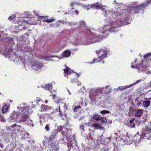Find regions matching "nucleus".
<instances>
[{
  "mask_svg": "<svg viewBox=\"0 0 151 151\" xmlns=\"http://www.w3.org/2000/svg\"><path fill=\"white\" fill-rule=\"evenodd\" d=\"M116 4L118 6L119 5H121L122 4H119V3H116Z\"/></svg>",
  "mask_w": 151,
  "mask_h": 151,
  "instance_id": "nucleus-56",
  "label": "nucleus"
},
{
  "mask_svg": "<svg viewBox=\"0 0 151 151\" xmlns=\"http://www.w3.org/2000/svg\"><path fill=\"white\" fill-rule=\"evenodd\" d=\"M132 86V85H129L128 86H119L117 89H119L122 91L127 88L130 87Z\"/></svg>",
  "mask_w": 151,
  "mask_h": 151,
  "instance_id": "nucleus-20",
  "label": "nucleus"
},
{
  "mask_svg": "<svg viewBox=\"0 0 151 151\" xmlns=\"http://www.w3.org/2000/svg\"><path fill=\"white\" fill-rule=\"evenodd\" d=\"M74 73L76 74V76H77L78 78L79 77V75L78 74L75 73L73 70H71L70 68H68L67 67V75L68 74H70L71 73Z\"/></svg>",
  "mask_w": 151,
  "mask_h": 151,
  "instance_id": "nucleus-17",
  "label": "nucleus"
},
{
  "mask_svg": "<svg viewBox=\"0 0 151 151\" xmlns=\"http://www.w3.org/2000/svg\"><path fill=\"white\" fill-rule=\"evenodd\" d=\"M92 126L95 129H102L104 128L103 127L101 126L100 125H99V124L98 123H95V124H92Z\"/></svg>",
  "mask_w": 151,
  "mask_h": 151,
  "instance_id": "nucleus-18",
  "label": "nucleus"
},
{
  "mask_svg": "<svg viewBox=\"0 0 151 151\" xmlns=\"http://www.w3.org/2000/svg\"><path fill=\"white\" fill-rule=\"evenodd\" d=\"M62 101L60 99H58V100L57 98H56L55 100V101L57 103H59L60 102V101Z\"/></svg>",
  "mask_w": 151,
  "mask_h": 151,
  "instance_id": "nucleus-40",
  "label": "nucleus"
},
{
  "mask_svg": "<svg viewBox=\"0 0 151 151\" xmlns=\"http://www.w3.org/2000/svg\"><path fill=\"white\" fill-rule=\"evenodd\" d=\"M62 55L63 57H66V50L64 51V52L62 53Z\"/></svg>",
  "mask_w": 151,
  "mask_h": 151,
  "instance_id": "nucleus-37",
  "label": "nucleus"
},
{
  "mask_svg": "<svg viewBox=\"0 0 151 151\" xmlns=\"http://www.w3.org/2000/svg\"><path fill=\"white\" fill-rule=\"evenodd\" d=\"M80 129H81L83 130L84 129V125H82L80 127Z\"/></svg>",
  "mask_w": 151,
  "mask_h": 151,
  "instance_id": "nucleus-47",
  "label": "nucleus"
},
{
  "mask_svg": "<svg viewBox=\"0 0 151 151\" xmlns=\"http://www.w3.org/2000/svg\"><path fill=\"white\" fill-rule=\"evenodd\" d=\"M115 147H117V144H116V143H113Z\"/></svg>",
  "mask_w": 151,
  "mask_h": 151,
  "instance_id": "nucleus-53",
  "label": "nucleus"
},
{
  "mask_svg": "<svg viewBox=\"0 0 151 151\" xmlns=\"http://www.w3.org/2000/svg\"><path fill=\"white\" fill-rule=\"evenodd\" d=\"M136 122V120L134 118H133L130 122L127 124L128 127H134L135 126V124Z\"/></svg>",
  "mask_w": 151,
  "mask_h": 151,
  "instance_id": "nucleus-14",
  "label": "nucleus"
},
{
  "mask_svg": "<svg viewBox=\"0 0 151 151\" xmlns=\"http://www.w3.org/2000/svg\"><path fill=\"white\" fill-rule=\"evenodd\" d=\"M50 57V56L47 57V56H46L43 58V59L45 60L46 61H48L49 60V58Z\"/></svg>",
  "mask_w": 151,
  "mask_h": 151,
  "instance_id": "nucleus-41",
  "label": "nucleus"
},
{
  "mask_svg": "<svg viewBox=\"0 0 151 151\" xmlns=\"http://www.w3.org/2000/svg\"><path fill=\"white\" fill-rule=\"evenodd\" d=\"M105 13L104 15L105 16H108L109 17H111V16H112L113 17H114V15H115V16H119L121 14H119L117 12L116 13H114L113 11H110L109 10L105 12ZM119 13H120V12H119Z\"/></svg>",
  "mask_w": 151,
  "mask_h": 151,
  "instance_id": "nucleus-11",
  "label": "nucleus"
},
{
  "mask_svg": "<svg viewBox=\"0 0 151 151\" xmlns=\"http://www.w3.org/2000/svg\"><path fill=\"white\" fill-rule=\"evenodd\" d=\"M42 66V65L41 63L36 61L34 63V64L32 65V68L37 71L39 70Z\"/></svg>",
  "mask_w": 151,
  "mask_h": 151,
  "instance_id": "nucleus-12",
  "label": "nucleus"
},
{
  "mask_svg": "<svg viewBox=\"0 0 151 151\" xmlns=\"http://www.w3.org/2000/svg\"><path fill=\"white\" fill-rule=\"evenodd\" d=\"M16 124H14L13 125V126H11V127H14L15 126H16Z\"/></svg>",
  "mask_w": 151,
  "mask_h": 151,
  "instance_id": "nucleus-59",
  "label": "nucleus"
},
{
  "mask_svg": "<svg viewBox=\"0 0 151 151\" xmlns=\"http://www.w3.org/2000/svg\"><path fill=\"white\" fill-rule=\"evenodd\" d=\"M78 11L77 10L74 11V12H73V13L76 14H78Z\"/></svg>",
  "mask_w": 151,
  "mask_h": 151,
  "instance_id": "nucleus-46",
  "label": "nucleus"
},
{
  "mask_svg": "<svg viewBox=\"0 0 151 151\" xmlns=\"http://www.w3.org/2000/svg\"><path fill=\"white\" fill-rule=\"evenodd\" d=\"M41 110L42 111H46L51 109V107L46 105L42 104L41 107Z\"/></svg>",
  "mask_w": 151,
  "mask_h": 151,
  "instance_id": "nucleus-15",
  "label": "nucleus"
},
{
  "mask_svg": "<svg viewBox=\"0 0 151 151\" xmlns=\"http://www.w3.org/2000/svg\"><path fill=\"white\" fill-rule=\"evenodd\" d=\"M72 145V143L71 142H70V143L68 145V147H69L71 146Z\"/></svg>",
  "mask_w": 151,
  "mask_h": 151,
  "instance_id": "nucleus-48",
  "label": "nucleus"
},
{
  "mask_svg": "<svg viewBox=\"0 0 151 151\" xmlns=\"http://www.w3.org/2000/svg\"><path fill=\"white\" fill-rule=\"evenodd\" d=\"M81 22L82 23V24H81V25L83 27H85V22L84 21H81Z\"/></svg>",
  "mask_w": 151,
  "mask_h": 151,
  "instance_id": "nucleus-45",
  "label": "nucleus"
},
{
  "mask_svg": "<svg viewBox=\"0 0 151 151\" xmlns=\"http://www.w3.org/2000/svg\"><path fill=\"white\" fill-rule=\"evenodd\" d=\"M4 55L5 57L8 58H9L10 57H11V55L10 52V53H5Z\"/></svg>",
  "mask_w": 151,
  "mask_h": 151,
  "instance_id": "nucleus-32",
  "label": "nucleus"
},
{
  "mask_svg": "<svg viewBox=\"0 0 151 151\" xmlns=\"http://www.w3.org/2000/svg\"><path fill=\"white\" fill-rule=\"evenodd\" d=\"M104 88H98L97 89H93V92H91L90 94V97L91 99H96L99 96V94L103 93Z\"/></svg>",
  "mask_w": 151,
  "mask_h": 151,
  "instance_id": "nucleus-9",
  "label": "nucleus"
},
{
  "mask_svg": "<svg viewBox=\"0 0 151 151\" xmlns=\"http://www.w3.org/2000/svg\"><path fill=\"white\" fill-rule=\"evenodd\" d=\"M151 125V122L150 123ZM139 139L141 138L149 139L151 138V126L150 127H146L142 129V134L139 136Z\"/></svg>",
  "mask_w": 151,
  "mask_h": 151,
  "instance_id": "nucleus-7",
  "label": "nucleus"
},
{
  "mask_svg": "<svg viewBox=\"0 0 151 151\" xmlns=\"http://www.w3.org/2000/svg\"><path fill=\"white\" fill-rule=\"evenodd\" d=\"M68 92H69V94L70 95V91L68 90Z\"/></svg>",
  "mask_w": 151,
  "mask_h": 151,
  "instance_id": "nucleus-60",
  "label": "nucleus"
},
{
  "mask_svg": "<svg viewBox=\"0 0 151 151\" xmlns=\"http://www.w3.org/2000/svg\"><path fill=\"white\" fill-rule=\"evenodd\" d=\"M38 116L40 118V123L41 124H42V120L41 119H44V118H45V117L43 115H40L39 114H38Z\"/></svg>",
  "mask_w": 151,
  "mask_h": 151,
  "instance_id": "nucleus-25",
  "label": "nucleus"
},
{
  "mask_svg": "<svg viewBox=\"0 0 151 151\" xmlns=\"http://www.w3.org/2000/svg\"><path fill=\"white\" fill-rule=\"evenodd\" d=\"M80 108V106H77L75 107L74 109V111H77V110L78 109Z\"/></svg>",
  "mask_w": 151,
  "mask_h": 151,
  "instance_id": "nucleus-42",
  "label": "nucleus"
},
{
  "mask_svg": "<svg viewBox=\"0 0 151 151\" xmlns=\"http://www.w3.org/2000/svg\"><path fill=\"white\" fill-rule=\"evenodd\" d=\"M110 113V112L109 111L106 110H103V111H101L100 113L101 114H109Z\"/></svg>",
  "mask_w": 151,
  "mask_h": 151,
  "instance_id": "nucleus-31",
  "label": "nucleus"
},
{
  "mask_svg": "<svg viewBox=\"0 0 151 151\" xmlns=\"http://www.w3.org/2000/svg\"><path fill=\"white\" fill-rule=\"evenodd\" d=\"M62 134H63V135H64V134H64V132H62Z\"/></svg>",
  "mask_w": 151,
  "mask_h": 151,
  "instance_id": "nucleus-61",
  "label": "nucleus"
},
{
  "mask_svg": "<svg viewBox=\"0 0 151 151\" xmlns=\"http://www.w3.org/2000/svg\"><path fill=\"white\" fill-rule=\"evenodd\" d=\"M45 104H47L48 103V101L47 100H46L45 101Z\"/></svg>",
  "mask_w": 151,
  "mask_h": 151,
  "instance_id": "nucleus-55",
  "label": "nucleus"
},
{
  "mask_svg": "<svg viewBox=\"0 0 151 151\" xmlns=\"http://www.w3.org/2000/svg\"><path fill=\"white\" fill-rule=\"evenodd\" d=\"M151 102L150 101H145L143 102V105L145 108H147L150 106Z\"/></svg>",
  "mask_w": 151,
  "mask_h": 151,
  "instance_id": "nucleus-19",
  "label": "nucleus"
},
{
  "mask_svg": "<svg viewBox=\"0 0 151 151\" xmlns=\"http://www.w3.org/2000/svg\"><path fill=\"white\" fill-rule=\"evenodd\" d=\"M26 123L27 125L29 126H33V121L30 119H27V121L26 122Z\"/></svg>",
  "mask_w": 151,
  "mask_h": 151,
  "instance_id": "nucleus-22",
  "label": "nucleus"
},
{
  "mask_svg": "<svg viewBox=\"0 0 151 151\" xmlns=\"http://www.w3.org/2000/svg\"><path fill=\"white\" fill-rule=\"evenodd\" d=\"M111 139V138L110 137H109V138H107H107H106V139Z\"/></svg>",
  "mask_w": 151,
  "mask_h": 151,
  "instance_id": "nucleus-58",
  "label": "nucleus"
},
{
  "mask_svg": "<svg viewBox=\"0 0 151 151\" xmlns=\"http://www.w3.org/2000/svg\"><path fill=\"white\" fill-rule=\"evenodd\" d=\"M100 121L103 123H106L107 122V119L104 117H101L99 119Z\"/></svg>",
  "mask_w": 151,
  "mask_h": 151,
  "instance_id": "nucleus-21",
  "label": "nucleus"
},
{
  "mask_svg": "<svg viewBox=\"0 0 151 151\" xmlns=\"http://www.w3.org/2000/svg\"><path fill=\"white\" fill-rule=\"evenodd\" d=\"M146 6V4H139L136 3L133 4V5L128 9V11L131 13H139L141 10Z\"/></svg>",
  "mask_w": 151,
  "mask_h": 151,
  "instance_id": "nucleus-6",
  "label": "nucleus"
},
{
  "mask_svg": "<svg viewBox=\"0 0 151 151\" xmlns=\"http://www.w3.org/2000/svg\"><path fill=\"white\" fill-rule=\"evenodd\" d=\"M83 7L85 9L88 10L91 8H93L96 9H100L102 10H104L106 6L103 5L102 4L99 3H96L95 4H91V5H83Z\"/></svg>",
  "mask_w": 151,
  "mask_h": 151,
  "instance_id": "nucleus-8",
  "label": "nucleus"
},
{
  "mask_svg": "<svg viewBox=\"0 0 151 151\" xmlns=\"http://www.w3.org/2000/svg\"><path fill=\"white\" fill-rule=\"evenodd\" d=\"M54 21V19H49L47 20H46L45 22H51Z\"/></svg>",
  "mask_w": 151,
  "mask_h": 151,
  "instance_id": "nucleus-35",
  "label": "nucleus"
},
{
  "mask_svg": "<svg viewBox=\"0 0 151 151\" xmlns=\"http://www.w3.org/2000/svg\"><path fill=\"white\" fill-rule=\"evenodd\" d=\"M51 84H52V83H51V85L50 86L49 84H48L47 85H46L45 86V89L49 91L50 90V88L52 87Z\"/></svg>",
  "mask_w": 151,
  "mask_h": 151,
  "instance_id": "nucleus-26",
  "label": "nucleus"
},
{
  "mask_svg": "<svg viewBox=\"0 0 151 151\" xmlns=\"http://www.w3.org/2000/svg\"><path fill=\"white\" fill-rule=\"evenodd\" d=\"M29 142H31L32 143H33V144H34L35 142L32 140H29Z\"/></svg>",
  "mask_w": 151,
  "mask_h": 151,
  "instance_id": "nucleus-49",
  "label": "nucleus"
},
{
  "mask_svg": "<svg viewBox=\"0 0 151 151\" xmlns=\"http://www.w3.org/2000/svg\"><path fill=\"white\" fill-rule=\"evenodd\" d=\"M126 11V10H123L122 9H120V8H119V9H117V12L119 14V12H120V14H122V13L123 11H124V12H125V11Z\"/></svg>",
  "mask_w": 151,
  "mask_h": 151,
  "instance_id": "nucleus-28",
  "label": "nucleus"
},
{
  "mask_svg": "<svg viewBox=\"0 0 151 151\" xmlns=\"http://www.w3.org/2000/svg\"><path fill=\"white\" fill-rule=\"evenodd\" d=\"M77 4V3L75 2H72L71 3L70 5L71 6H73Z\"/></svg>",
  "mask_w": 151,
  "mask_h": 151,
  "instance_id": "nucleus-43",
  "label": "nucleus"
},
{
  "mask_svg": "<svg viewBox=\"0 0 151 151\" xmlns=\"http://www.w3.org/2000/svg\"><path fill=\"white\" fill-rule=\"evenodd\" d=\"M60 22L59 21L57 22L56 23V24L58 26L60 24H59V23Z\"/></svg>",
  "mask_w": 151,
  "mask_h": 151,
  "instance_id": "nucleus-52",
  "label": "nucleus"
},
{
  "mask_svg": "<svg viewBox=\"0 0 151 151\" xmlns=\"http://www.w3.org/2000/svg\"><path fill=\"white\" fill-rule=\"evenodd\" d=\"M101 40V38L95 35H89L86 38V40L82 43V44L87 45L92 43H96Z\"/></svg>",
  "mask_w": 151,
  "mask_h": 151,
  "instance_id": "nucleus-5",
  "label": "nucleus"
},
{
  "mask_svg": "<svg viewBox=\"0 0 151 151\" xmlns=\"http://www.w3.org/2000/svg\"><path fill=\"white\" fill-rule=\"evenodd\" d=\"M93 63L95 62H99V61H97V60H96L94 58L93 60Z\"/></svg>",
  "mask_w": 151,
  "mask_h": 151,
  "instance_id": "nucleus-50",
  "label": "nucleus"
},
{
  "mask_svg": "<svg viewBox=\"0 0 151 151\" xmlns=\"http://www.w3.org/2000/svg\"><path fill=\"white\" fill-rule=\"evenodd\" d=\"M151 55V53H149L145 55L144 56L145 60H143L142 61V63L139 65H134V63H132V65L131 66L132 68L136 67L137 68V69L139 70V72H141L142 70H144L148 66L149 63L150 62L149 60L147 62H146L145 61L147 59H149Z\"/></svg>",
  "mask_w": 151,
  "mask_h": 151,
  "instance_id": "nucleus-4",
  "label": "nucleus"
},
{
  "mask_svg": "<svg viewBox=\"0 0 151 151\" xmlns=\"http://www.w3.org/2000/svg\"><path fill=\"white\" fill-rule=\"evenodd\" d=\"M143 111L142 109H138L135 114V116L136 117H140L143 114Z\"/></svg>",
  "mask_w": 151,
  "mask_h": 151,
  "instance_id": "nucleus-16",
  "label": "nucleus"
},
{
  "mask_svg": "<svg viewBox=\"0 0 151 151\" xmlns=\"http://www.w3.org/2000/svg\"><path fill=\"white\" fill-rule=\"evenodd\" d=\"M8 109V106L7 105H5L3 106L2 111L3 113H4L6 112Z\"/></svg>",
  "mask_w": 151,
  "mask_h": 151,
  "instance_id": "nucleus-23",
  "label": "nucleus"
},
{
  "mask_svg": "<svg viewBox=\"0 0 151 151\" xmlns=\"http://www.w3.org/2000/svg\"><path fill=\"white\" fill-rule=\"evenodd\" d=\"M59 132V130L57 129H55L53 131L52 134L53 135L54 137H56L57 134Z\"/></svg>",
  "mask_w": 151,
  "mask_h": 151,
  "instance_id": "nucleus-27",
  "label": "nucleus"
},
{
  "mask_svg": "<svg viewBox=\"0 0 151 151\" xmlns=\"http://www.w3.org/2000/svg\"><path fill=\"white\" fill-rule=\"evenodd\" d=\"M124 142L127 144H129L132 143L134 141L137 143H139L140 141L139 139V135L137 132L136 134L135 135L134 137L131 135H121L120 137Z\"/></svg>",
  "mask_w": 151,
  "mask_h": 151,
  "instance_id": "nucleus-2",
  "label": "nucleus"
},
{
  "mask_svg": "<svg viewBox=\"0 0 151 151\" xmlns=\"http://www.w3.org/2000/svg\"><path fill=\"white\" fill-rule=\"evenodd\" d=\"M63 70L64 71L65 74V75L66 74V68L64 69Z\"/></svg>",
  "mask_w": 151,
  "mask_h": 151,
  "instance_id": "nucleus-54",
  "label": "nucleus"
},
{
  "mask_svg": "<svg viewBox=\"0 0 151 151\" xmlns=\"http://www.w3.org/2000/svg\"><path fill=\"white\" fill-rule=\"evenodd\" d=\"M19 113L18 112V114L17 113L12 114L10 116V120L12 121L13 120L18 122L19 115Z\"/></svg>",
  "mask_w": 151,
  "mask_h": 151,
  "instance_id": "nucleus-13",
  "label": "nucleus"
},
{
  "mask_svg": "<svg viewBox=\"0 0 151 151\" xmlns=\"http://www.w3.org/2000/svg\"><path fill=\"white\" fill-rule=\"evenodd\" d=\"M93 138L90 135L88 138V140L89 141H91V142H92L93 141Z\"/></svg>",
  "mask_w": 151,
  "mask_h": 151,
  "instance_id": "nucleus-38",
  "label": "nucleus"
},
{
  "mask_svg": "<svg viewBox=\"0 0 151 151\" xmlns=\"http://www.w3.org/2000/svg\"><path fill=\"white\" fill-rule=\"evenodd\" d=\"M71 54V52L69 50H67V57H69Z\"/></svg>",
  "mask_w": 151,
  "mask_h": 151,
  "instance_id": "nucleus-34",
  "label": "nucleus"
},
{
  "mask_svg": "<svg viewBox=\"0 0 151 151\" xmlns=\"http://www.w3.org/2000/svg\"><path fill=\"white\" fill-rule=\"evenodd\" d=\"M150 2L149 1V3H151V0H150Z\"/></svg>",
  "mask_w": 151,
  "mask_h": 151,
  "instance_id": "nucleus-63",
  "label": "nucleus"
},
{
  "mask_svg": "<svg viewBox=\"0 0 151 151\" xmlns=\"http://www.w3.org/2000/svg\"><path fill=\"white\" fill-rule=\"evenodd\" d=\"M55 137H54L53 135H52L51 134V135L49 137V139L50 140H51V139H52L53 138H54Z\"/></svg>",
  "mask_w": 151,
  "mask_h": 151,
  "instance_id": "nucleus-44",
  "label": "nucleus"
},
{
  "mask_svg": "<svg viewBox=\"0 0 151 151\" xmlns=\"http://www.w3.org/2000/svg\"><path fill=\"white\" fill-rule=\"evenodd\" d=\"M108 53V51H105L103 49H100L96 52V53L98 54L99 55L98 58L101 60L106 58L107 56V54Z\"/></svg>",
  "mask_w": 151,
  "mask_h": 151,
  "instance_id": "nucleus-10",
  "label": "nucleus"
},
{
  "mask_svg": "<svg viewBox=\"0 0 151 151\" xmlns=\"http://www.w3.org/2000/svg\"><path fill=\"white\" fill-rule=\"evenodd\" d=\"M29 107L26 106L24 108H21V112L19 115V119L18 122H24L27 119L28 117L29 114L32 113V110Z\"/></svg>",
  "mask_w": 151,
  "mask_h": 151,
  "instance_id": "nucleus-3",
  "label": "nucleus"
},
{
  "mask_svg": "<svg viewBox=\"0 0 151 151\" xmlns=\"http://www.w3.org/2000/svg\"><path fill=\"white\" fill-rule=\"evenodd\" d=\"M15 17V16L13 14H12L8 18V19L9 20H11L12 19H13Z\"/></svg>",
  "mask_w": 151,
  "mask_h": 151,
  "instance_id": "nucleus-33",
  "label": "nucleus"
},
{
  "mask_svg": "<svg viewBox=\"0 0 151 151\" xmlns=\"http://www.w3.org/2000/svg\"><path fill=\"white\" fill-rule=\"evenodd\" d=\"M142 81V80L140 79L139 80H137L134 83V84H131V85H132L133 86V85H135L138 83H139V82Z\"/></svg>",
  "mask_w": 151,
  "mask_h": 151,
  "instance_id": "nucleus-39",
  "label": "nucleus"
},
{
  "mask_svg": "<svg viewBox=\"0 0 151 151\" xmlns=\"http://www.w3.org/2000/svg\"><path fill=\"white\" fill-rule=\"evenodd\" d=\"M150 99V100H151V97H150V98H149V99Z\"/></svg>",
  "mask_w": 151,
  "mask_h": 151,
  "instance_id": "nucleus-62",
  "label": "nucleus"
},
{
  "mask_svg": "<svg viewBox=\"0 0 151 151\" xmlns=\"http://www.w3.org/2000/svg\"><path fill=\"white\" fill-rule=\"evenodd\" d=\"M50 124H47L45 127V129L47 131H49L50 130Z\"/></svg>",
  "mask_w": 151,
  "mask_h": 151,
  "instance_id": "nucleus-29",
  "label": "nucleus"
},
{
  "mask_svg": "<svg viewBox=\"0 0 151 151\" xmlns=\"http://www.w3.org/2000/svg\"><path fill=\"white\" fill-rule=\"evenodd\" d=\"M100 116L98 114H94L92 116L93 118L96 120L97 121L99 119Z\"/></svg>",
  "mask_w": 151,
  "mask_h": 151,
  "instance_id": "nucleus-24",
  "label": "nucleus"
},
{
  "mask_svg": "<svg viewBox=\"0 0 151 151\" xmlns=\"http://www.w3.org/2000/svg\"><path fill=\"white\" fill-rule=\"evenodd\" d=\"M119 20H117V21H113L112 20H107L106 21V24L105 26L99 27V32L104 34L107 31L111 32H115L116 30L114 28L120 27L122 25V22H119Z\"/></svg>",
  "mask_w": 151,
  "mask_h": 151,
  "instance_id": "nucleus-1",
  "label": "nucleus"
},
{
  "mask_svg": "<svg viewBox=\"0 0 151 151\" xmlns=\"http://www.w3.org/2000/svg\"><path fill=\"white\" fill-rule=\"evenodd\" d=\"M59 112H60V113L59 114V116H60V117L62 116L63 115H62V114L60 113V107H59Z\"/></svg>",
  "mask_w": 151,
  "mask_h": 151,
  "instance_id": "nucleus-51",
  "label": "nucleus"
},
{
  "mask_svg": "<svg viewBox=\"0 0 151 151\" xmlns=\"http://www.w3.org/2000/svg\"><path fill=\"white\" fill-rule=\"evenodd\" d=\"M68 24H69L70 25H72V24H73V23H70V22H69L68 23Z\"/></svg>",
  "mask_w": 151,
  "mask_h": 151,
  "instance_id": "nucleus-57",
  "label": "nucleus"
},
{
  "mask_svg": "<svg viewBox=\"0 0 151 151\" xmlns=\"http://www.w3.org/2000/svg\"><path fill=\"white\" fill-rule=\"evenodd\" d=\"M52 93V94L51 95L52 97V99H54L56 95V92L55 90H53L52 91H51Z\"/></svg>",
  "mask_w": 151,
  "mask_h": 151,
  "instance_id": "nucleus-30",
  "label": "nucleus"
},
{
  "mask_svg": "<svg viewBox=\"0 0 151 151\" xmlns=\"http://www.w3.org/2000/svg\"><path fill=\"white\" fill-rule=\"evenodd\" d=\"M17 109H19V107L18 106V107H17Z\"/></svg>",
  "mask_w": 151,
  "mask_h": 151,
  "instance_id": "nucleus-64",
  "label": "nucleus"
},
{
  "mask_svg": "<svg viewBox=\"0 0 151 151\" xmlns=\"http://www.w3.org/2000/svg\"><path fill=\"white\" fill-rule=\"evenodd\" d=\"M0 120L2 122H5L6 120L4 119L2 116L0 114Z\"/></svg>",
  "mask_w": 151,
  "mask_h": 151,
  "instance_id": "nucleus-36",
  "label": "nucleus"
}]
</instances>
